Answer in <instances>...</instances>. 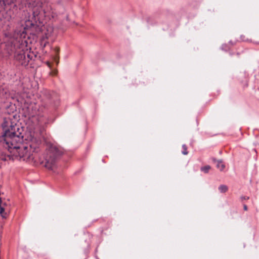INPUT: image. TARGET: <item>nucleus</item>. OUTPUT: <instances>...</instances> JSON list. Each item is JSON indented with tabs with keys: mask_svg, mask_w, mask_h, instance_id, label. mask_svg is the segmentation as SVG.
Returning a JSON list of instances; mask_svg holds the SVG:
<instances>
[{
	"mask_svg": "<svg viewBox=\"0 0 259 259\" xmlns=\"http://www.w3.org/2000/svg\"><path fill=\"white\" fill-rule=\"evenodd\" d=\"M14 5V7H19L20 9L28 7L31 11V14L28 16L25 21L26 26H37V23H41L43 19L48 17L49 19L55 18L58 14L63 13L64 9L62 7V11H57L54 8V5L48 0L36 1V0H0V7L2 10L5 9L7 6Z\"/></svg>",
	"mask_w": 259,
	"mask_h": 259,
	"instance_id": "f257e3e1",
	"label": "nucleus"
},
{
	"mask_svg": "<svg viewBox=\"0 0 259 259\" xmlns=\"http://www.w3.org/2000/svg\"><path fill=\"white\" fill-rule=\"evenodd\" d=\"M35 26H22L17 28L14 32L13 38H10L4 44H0V54H3V49L9 55L15 53L19 48H26L28 44H32V40L28 34V29Z\"/></svg>",
	"mask_w": 259,
	"mask_h": 259,
	"instance_id": "f03ea898",
	"label": "nucleus"
},
{
	"mask_svg": "<svg viewBox=\"0 0 259 259\" xmlns=\"http://www.w3.org/2000/svg\"><path fill=\"white\" fill-rule=\"evenodd\" d=\"M23 134L20 141L10 142L9 145H4L6 148L16 156H18L20 160L26 161H33L35 154L38 151L39 141L33 138L27 143H23Z\"/></svg>",
	"mask_w": 259,
	"mask_h": 259,
	"instance_id": "7ed1b4c3",
	"label": "nucleus"
},
{
	"mask_svg": "<svg viewBox=\"0 0 259 259\" xmlns=\"http://www.w3.org/2000/svg\"><path fill=\"white\" fill-rule=\"evenodd\" d=\"M9 121L4 120L2 124L3 132L0 135V142L4 145H9L10 142L20 141L22 137L23 130L16 124L10 125Z\"/></svg>",
	"mask_w": 259,
	"mask_h": 259,
	"instance_id": "20e7f679",
	"label": "nucleus"
},
{
	"mask_svg": "<svg viewBox=\"0 0 259 259\" xmlns=\"http://www.w3.org/2000/svg\"><path fill=\"white\" fill-rule=\"evenodd\" d=\"M62 154L61 149L52 145L49 148L45 159L41 164L48 169L54 170L57 167V161Z\"/></svg>",
	"mask_w": 259,
	"mask_h": 259,
	"instance_id": "39448f33",
	"label": "nucleus"
},
{
	"mask_svg": "<svg viewBox=\"0 0 259 259\" xmlns=\"http://www.w3.org/2000/svg\"><path fill=\"white\" fill-rule=\"evenodd\" d=\"M25 48H19L17 51L14 53L15 59L19 62L20 64L22 65V63L26 59V52L24 49Z\"/></svg>",
	"mask_w": 259,
	"mask_h": 259,
	"instance_id": "423d86ee",
	"label": "nucleus"
},
{
	"mask_svg": "<svg viewBox=\"0 0 259 259\" xmlns=\"http://www.w3.org/2000/svg\"><path fill=\"white\" fill-rule=\"evenodd\" d=\"M26 52V59L25 61H24L22 63V66H26L28 65L29 62L30 60H32L33 57V55L30 53H28L27 51Z\"/></svg>",
	"mask_w": 259,
	"mask_h": 259,
	"instance_id": "0eeeda50",
	"label": "nucleus"
},
{
	"mask_svg": "<svg viewBox=\"0 0 259 259\" xmlns=\"http://www.w3.org/2000/svg\"><path fill=\"white\" fill-rule=\"evenodd\" d=\"M38 123L40 126H44L48 123V119L44 116H41L37 118Z\"/></svg>",
	"mask_w": 259,
	"mask_h": 259,
	"instance_id": "6e6552de",
	"label": "nucleus"
},
{
	"mask_svg": "<svg viewBox=\"0 0 259 259\" xmlns=\"http://www.w3.org/2000/svg\"><path fill=\"white\" fill-rule=\"evenodd\" d=\"M92 238V235L89 233H85L83 235V238L84 239L85 242L87 243V246H89L90 245V243L91 242V239Z\"/></svg>",
	"mask_w": 259,
	"mask_h": 259,
	"instance_id": "1a4fd4ad",
	"label": "nucleus"
},
{
	"mask_svg": "<svg viewBox=\"0 0 259 259\" xmlns=\"http://www.w3.org/2000/svg\"><path fill=\"white\" fill-rule=\"evenodd\" d=\"M2 17L4 19V22L2 23V24L6 23L7 22H9L11 18V16L9 15L7 12L3 14Z\"/></svg>",
	"mask_w": 259,
	"mask_h": 259,
	"instance_id": "9d476101",
	"label": "nucleus"
},
{
	"mask_svg": "<svg viewBox=\"0 0 259 259\" xmlns=\"http://www.w3.org/2000/svg\"><path fill=\"white\" fill-rule=\"evenodd\" d=\"M217 167L220 170L222 171L225 167V165L223 164L222 160H219L217 161Z\"/></svg>",
	"mask_w": 259,
	"mask_h": 259,
	"instance_id": "9b49d317",
	"label": "nucleus"
},
{
	"mask_svg": "<svg viewBox=\"0 0 259 259\" xmlns=\"http://www.w3.org/2000/svg\"><path fill=\"white\" fill-rule=\"evenodd\" d=\"M33 108V107H31V106L27 107L28 112H27V114L25 116H28L29 117H33L34 116L35 112H33L32 110Z\"/></svg>",
	"mask_w": 259,
	"mask_h": 259,
	"instance_id": "f8f14e48",
	"label": "nucleus"
},
{
	"mask_svg": "<svg viewBox=\"0 0 259 259\" xmlns=\"http://www.w3.org/2000/svg\"><path fill=\"white\" fill-rule=\"evenodd\" d=\"M218 189L221 193H225L228 191V187L225 185H221Z\"/></svg>",
	"mask_w": 259,
	"mask_h": 259,
	"instance_id": "ddd939ff",
	"label": "nucleus"
},
{
	"mask_svg": "<svg viewBox=\"0 0 259 259\" xmlns=\"http://www.w3.org/2000/svg\"><path fill=\"white\" fill-rule=\"evenodd\" d=\"M211 169V166L209 165H206L200 168V170L204 172L205 174H207L209 170Z\"/></svg>",
	"mask_w": 259,
	"mask_h": 259,
	"instance_id": "4468645a",
	"label": "nucleus"
},
{
	"mask_svg": "<svg viewBox=\"0 0 259 259\" xmlns=\"http://www.w3.org/2000/svg\"><path fill=\"white\" fill-rule=\"evenodd\" d=\"M60 50L58 48H56L54 49V52L55 53V60L56 61L57 64L58 63V59H59V56L58 54L59 53Z\"/></svg>",
	"mask_w": 259,
	"mask_h": 259,
	"instance_id": "2eb2a0df",
	"label": "nucleus"
},
{
	"mask_svg": "<svg viewBox=\"0 0 259 259\" xmlns=\"http://www.w3.org/2000/svg\"><path fill=\"white\" fill-rule=\"evenodd\" d=\"M182 153L184 155H187L188 153V152L187 151V147L185 144H184L182 145Z\"/></svg>",
	"mask_w": 259,
	"mask_h": 259,
	"instance_id": "dca6fc26",
	"label": "nucleus"
},
{
	"mask_svg": "<svg viewBox=\"0 0 259 259\" xmlns=\"http://www.w3.org/2000/svg\"><path fill=\"white\" fill-rule=\"evenodd\" d=\"M69 0H59L57 2V4L58 5L64 4L66 3V2H67Z\"/></svg>",
	"mask_w": 259,
	"mask_h": 259,
	"instance_id": "f3484780",
	"label": "nucleus"
},
{
	"mask_svg": "<svg viewBox=\"0 0 259 259\" xmlns=\"http://www.w3.org/2000/svg\"><path fill=\"white\" fill-rule=\"evenodd\" d=\"M240 199H241V201H243V200H248L249 199V197L248 196H242L240 197Z\"/></svg>",
	"mask_w": 259,
	"mask_h": 259,
	"instance_id": "a211bd4d",
	"label": "nucleus"
},
{
	"mask_svg": "<svg viewBox=\"0 0 259 259\" xmlns=\"http://www.w3.org/2000/svg\"><path fill=\"white\" fill-rule=\"evenodd\" d=\"M240 38H241V40L242 41H249L248 39H247V38L246 39L245 38V35H241Z\"/></svg>",
	"mask_w": 259,
	"mask_h": 259,
	"instance_id": "6ab92c4d",
	"label": "nucleus"
},
{
	"mask_svg": "<svg viewBox=\"0 0 259 259\" xmlns=\"http://www.w3.org/2000/svg\"><path fill=\"white\" fill-rule=\"evenodd\" d=\"M211 160L213 162L217 163V161H218L219 160H217L215 158L212 157L211 158Z\"/></svg>",
	"mask_w": 259,
	"mask_h": 259,
	"instance_id": "aec40b11",
	"label": "nucleus"
},
{
	"mask_svg": "<svg viewBox=\"0 0 259 259\" xmlns=\"http://www.w3.org/2000/svg\"><path fill=\"white\" fill-rule=\"evenodd\" d=\"M243 209L244 210H247V206L246 204H244L243 205Z\"/></svg>",
	"mask_w": 259,
	"mask_h": 259,
	"instance_id": "412c9836",
	"label": "nucleus"
},
{
	"mask_svg": "<svg viewBox=\"0 0 259 259\" xmlns=\"http://www.w3.org/2000/svg\"><path fill=\"white\" fill-rule=\"evenodd\" d=\"M229 54L231 56H233V55H235V53L234 52H230L229 53Z\"/></svg>",
	"mask_w": 259,
	"mask_h": 259,
	"instance_id": "4be33fe9",
	"label": "nucleus"
},
{
	"mask_svg": "<svg viewBox=\"0 0 259 259\" xmlns=\"http://www.w3.org/2000/svg\"><path fill=\"white\" fill-rule=\"evenodd\" d=\"M240 53L239 52H237L236 53H235V55L238 57H239V56L240 55Z\"/></svg>",
	"mask_w": 259,
	"mask_h": 259,
	"instance_id": "5701e85b",
	"label": "nucleus"
},
{
	"mask_svg": "<svg viewBox=\"0 0 259 259\" xmlns=\"http://www.w3.org/2000/svg\"><path fill=\"white\" fill-rule=\"evenodd\" d=\"M229 43L231 44L232 45H234V44L232 41H230Z\"/></svg>",
	"mask_w": 259,
	"mask_h": 259,
	"instance_id": "b1692460",
	"label": "nucleus"
},
{
	"mask_svg": "<svg viewBox=\"0 0 259 259\" xmlns=\"http://www.w3.org/2000/svg\"><path fill=\"white\" fill-rule=\"evenodd\" d=\"M49 36L47 35V34H46V38H48Z\"/></svg>",
	"mask_w": 259,
	"mask_h": 259,
	"instance_id": "393cba45",
	"label": "nucleus"
},
{
	"mask_svg": "<svg viewBox=\"0 0 259 259\" xmlns=\"http://www.w3.org/2000/svg\"><path fill=\"white\" fill-rule=\"evenodd\" d=\"M2 9H1V7H0V11H1Z\"/></svg>",
	"mask_w": 259,
	"mask_h": 259,
	"instance_id": "a878e982",
	"label": "nucleus"
}]
</instances>
